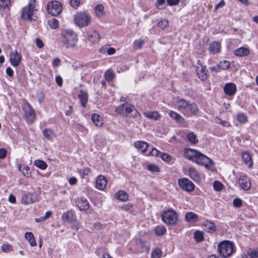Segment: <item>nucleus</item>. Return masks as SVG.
Instances as JSON below:
<instances>
[{
	"label": "nucleus",
	"mask_w": 258,
	"mask_h": 258,
	"mask_svg": "<svg viewBox=\"0 0 258 258\" xmlns=\"http://www.w3.org/2000/svg\"><path fill=\"white\" fill-rule=\"evenodd\" d=\"M214 188L217 191H220L223 188V184L218 181H215L213 183Z\"/></svg>",
	"instance_id": "obj_52"
},
{
	"label": "nucleus",
	"mask_w": 258,
	"mask_h": 258,
	"mask_svg": "<svg viewBox=\"0 0 258 258\" xmlns=\"http://www.w3.org/2000/svg\"><path fill=\"white\" fill-rule=\"evenodd\" d=\"M30 168L28 166H24L22 169V174L24 176L28 177L30 175V172H29Z\"/></svg>",
	"instance_id": "obj_53"
},
{
	"label": "nucleus",
	"mask_w": 258,
	"mask_h": 258,
	"mask_svg": "<svg viewBox=\"0 0 258 258\" xmlns=\"http://www.w3.org/2000/svg\"><path fill=\"white\" fill-rule=\"evenodd\" d=\"M36 11L35 1L31 0L29 5L22 9L21 16L24 20H31L32 19V17L34 15V12Z\"/></svg>",
	"instance_id": "obj_5"
},
{
	"label": "nucleus",
	"mask_w": 258,
	"mask_h": 258,
	"mask_svg": "<svg viewBox=\"0 0 258 258\" xmlns=\"http://www.w3.org/2000/svg\"><path fill=\"white\" fill-rule=\"evenodd\" d=\"M187 138L189 142L193 144H196L198 142L197 136L194 132H190L187 134Z\"/></svg>",
	"instance_id": "obj_37"
},
{
	"label": "nucleus",
	"mask_w": 258,
	"mask_h": 258,
	"mask_svg": "<svg viewBox=\"0 0 258 258\" xmlns=\"http://www.w3.org/2000/svg\"><path fill=\"white\" fill-rule=\"evenodd\" d=\"M233 204L234 206L237 208L240 207L242 205V200L239 198H236L233 200Z\"/></svg>",
	"instance_id": "obj_55"
},
{
	"label": "nucleus",
	"mask_w": 258,
	"mask_h": 258,
	"mask_svg": "<svg viewBox=\"0 0 258 258\" xmlns=\"http://www.w3.org/2000/svg\"><path fill=\"white\" fill-rule=\"evenodd\" d=\"M148 169L149 170L155 172H159V168L158 166L155 164H149L148 166Z\"/></svg>",
	"instance_id": "obj_54"
},
{
	"label": "nucleus",
	"mask_w": 258,
	"mask_h": 258,
	"mask_svg": "<svg viewBox=\"0 0 258 258\" xmlns=\"http://www.w3.org/2000/svg\"><path fill=\"white\" fill-rule=\"evenodd\" d=\"M187 108L190 110V115H195L199 111V108L198 106L194 103H189Z\"/></svg>",
	"instance_id": "obj_36"
},
{
	"label": "nucleus",
	"mask_w": 258,
	"mask_h": 258,
	"mask_svg": "<svg viewBox=\"0 0 258 258\" xmlns=\"http://www.w3.org/2000/svg\"><path fill=\"white\" fill-rule=\"evenodd\" d=\"M188 102L183 99H178L176 101L174 104L175 108L178 111H181L183 109L187 108L188 106Z\"/></svg>",
	"instance_id": "obj_22"
},
{
	"label": "nucleus",
	"mask_w": 258,
	"mask_h": 258,
	"mask_svg": "<svg viewBox=\"0 0 258 258\" xmlns=\"http://www.w3.org/2000/svg\"><path fill=\"white\" fill-rule=\"evenodd\" d=\"M37 96L38 97V100L40 103H41L44 99V94L42 91H40L37 93Z\"/></svg>",
	"instance_id": "obj_62"
},
{
	"label": "nucleus",
	"mask_w": 258,
	"mask_h": 258,
	"mask_svg": "<svg viewBox=\"0 0 258 258\" xmlns=\"http://www.w3.org/2000/svg\"><path fill=\"white\" fill-rule=\"evenodd\" d=\"M34 165L41 169L44 170L47 167V164L43 161L37 160L34 161Z\"/></svg>",
	"instance_id": "obj_39"
},
{
	"label": "nucleus",
	"mask_w": 258,
	"mask_h": 258,
	"mask_svg": "<svg viewBox=\"0 0 258 258\" xmlns=\"http://www.w3.org/2000/svg\"><path fill=\"white\" fill-rule=\"evenodd\" d=\"M91 170L88 167L83 168L82 170H80V173L83 174L84 176L88 175L91 172Z\"/></svg>",
	"instance_id": "obj_56"
},
{
	"label": "nucleus",
	"mask_w": 258,
	"mask_h": 258,
	"mask_svg": "<svg viewBox=\"0 0 258 258\" xmlns=\"http://www.w3.org/2000/svg\"><path fill=\"white\" fill-rule=\"evenodd\" d=\"M188 175L190 178L195 181L198 182L201 180V177L199 172L193 167L189 168Z\"/></svg>",
	"instance_id": "obj_23"
},
{
	"label": "nucleus",
	"mask_w": 258,
	"mask_h": 258,
	"mask_svg": "<svg viewBox=\"0 0 258 258\" xmlns=\"http://www.w3.org/2000/svg\"><path fill=\"white\" fill-rule=\"evenodd\" d=\"M194 238L197 242H201L204 240V233L201 231H196L194 233Z\"/></svg>",
	"instance_id": "obj_38"
},
{
	"label": "nucleus",
	"mask_w": 258,
	"mask_h": 258,
	"mask_svg": "<svg viewBox=\"0 0 258 258\" xmlns=\"http://www.w3.org/2000/svg\"><path fill=\"white\" fill-rule=\"evenodd\" d=\"M100 38L99 34L96 31H94L92 33L88 35V41L92 44L98 42Z\"/></svg>",
	"instance_id": "obj_30"
},
{
	"label": "nucleus",
	"mask_w": 258,
	"mask_h": 258,
	"mask_svg": "<svg viewBox=\"0 0 258 258\" xmlns=\"http://www.w3.org/2000/svg\"><path fill=\"white\" fill-rule=\"evenodd\" d=\"M199 64V66H197V74L198 77L202 80L205 81L207 79L208 71L206 70V68L205 66L202 65L200 63H198Z\"/></svg>",
	"instance_id": "obj_15"
},
{
	"label": "nucleus",
	"mask_w": 258,
	"mask_h": 258,
	"mask_svg": "<svg viewBox=\"0 0 258 258\" xmlns=\"http://www.w3.org/2000/svg\"><path fill=\"white\" fill-rule=\"evenodd\" d=\"M62 219L64 221L71 223L75 219V212L72 210L64 213L62 215Z\"/></svg>",
	"instance_id": "obj_25"
},
{
	"label": "nucleus",
	"mask_w": 258,
	"mask_h": 258,
	"mask_svg": "<svg viewBox=\"0 0 258 258\" xmlns=\"http://www.w3.org/2000/svg\"><path fill=\"white\" fill-rule=\"evenodd\" d=\"M2 249L4 252H8L12 250V247L9 244H3L2 246Z\"/></svg>",
	"instance_id": "obj_59"
},
{
	"label": "nucleus",
	"mask_w": 258,
	"mask_h": 258,
	"mask_svg": "<svg viewBox=\"0 0 258 258\" xmlns=\"http://www.w3.org/2000/svg\"><path fill=\"white\" fill-rule=\"evenodd\" d=\"M91 119L94 123L97 126L100 127L103 124V118L96 113L92 114Z\"/></svg>",
	"instance_id": "obj_32"
},
{
	"label": "nucleus",
	"mask_w": 258,
	"mask_h": 258,
	"mask_svg": "<svg viewBox=\"0 0 258 258\" xmlns=\"http://www.w3.org/2000/svg\"><path fill=\"white\" fill-rule=\"evenodd\" d=\"M135 110H136V109L134 105L124 103L116 107L115 112L119 115L128 116Z\"/></svg>",
	"instance_id": "obj_8"
},
{
	"label": "nucleus",
	"mask_w": 258,
	"mask_h": 258,
	"mask_svg": "<svg viewBox=\"0 0 258 258\" xmlns=\"http://www.w3.org/2000/svg\"><path fill=\"white\" fill-rule=\"evenodd\" d=\"M238 183L241 188L244 190H248L250 188L251 183L250 180L245 174L241 175L239 178Z\"/></svg>",
	"instance_id": "obj_13"
},
{
	"label": "nucleus",
	"mask_w": 258,
	"mask_h": 258,
	"mask_svg": "<svg viewBox=\"0 0 258 258\" xmlns=\"http://www.w3.org/2000/svg\"><path fill=\"white\" fill-rule=\"evenodd\" d=\"M61 40L67 48H73L78 42V35L73 30L66 29L61 32Z\"/></svg>",
	"instance_id": "obj_1"
},
{
	"label": "nucleus",
	"mask_w": 258,
	"mask_h": 258,
	"mask_svg": "<svg viewBox=\"0 0 258 258\" xmlns=\"http://www.w3.org/2000/svg\"><path fill=\"white\" fill-rule=\"evenodd\" d=\"M160 157L164 161L169 162L171 160V157L166 153H161Z\"/></svg>",
	"instance_id": "obj_50"
},
{
	"label": "nucleus",
	"mask_w": 258,
	"mask_h": 258,
	"mask_svg": "<svg viewBox=\"0 0 258 258\" xmlns=\"http://www.w3.org/2000/svg\"><path fill=\"white\" fill-rule=\"evenodd\" d=\"M249 255L251 258H258V248L251 251Z\"/></svg>",
	"instance_id": "obj_63"
},
{
	"label": "nucleus",
	"mask_w": 258,
	"mask_h": 258,
	"mask_svg": "<svg viewBox=\"0 0 258 258\" xmlns=\"http://www.w3.org/2000/svg\"><path fill=\"white\" fill-rule=\"evenodd\" d=\"M22 106L24 112L25 117L27 118L31 123H32L35 118V112L34 109L27 101L24 102Z\"/></svg>",
	"instance_id": "obj_7"
},
{
	"label": "nucleus",
	"mask_w": 258,
	"mask_h": 258,
	"mask_svg": "<svg viewBox=\"0 0 258 258\" xmlns=\"http://www.w3.org/2000/svg\"><path fill=\"white\" fill-rule=\"evenodd\" d=\"M76 205L80 211H86L89 207L87 200L84 198H79L76 201Z\"/></svg>",
	"instance_id": "obj_17"
},
{
	"label": "nucleus",
	"mask_w": 258,
	"mask_h": 258,
	"mask_svg": "<svg viewBox=\"0 0 258 258\" xmlns=\"http://www.w3.org/2000/svg\"><path fill=\"white\" fill-rule=\"evenodd\" d=\"M162 251L160 249H155L151 253V258H160L161 256Z\"/></svg>",
	"instance_id": "obj_45"
},
{
	"label": "nucleus",
	"mask_w": 258,
	"mask_h": 258,
	"mask_svg": "<svg viewBox=\"0 0 258 258\" xmlns=\"http://www.w3.org/2000/svg\"><path fill=\"white\" fill-rule=\"evenodd\" d=\"M169 115L173 119L175 120L176 122L180 124L181 126H185L186 121L185 119L179 113L173 111H170L169 113Z\"/></svg>",
	"instance_id": "obj_16"
},
{
	"label": "nucleus",
	"mask_w": 258,
	"mask_h": 258,
	"mask_svg": "<svg viewBox=\"0 0 258 258\" xmlns=\"http://www.w3.org/2000/svg\"><path fill=\"white\" fill-rule=\"evenodd\" d=\"M91 21V17L85 12L77 13L74 16L75 23L80 28L88 26L90 24Z\"/></svg>",
	"instance_id": "obj_3"
},
{
	"label": "nucleus",
	"mask_w": 258,
	"mask_h": 258,
	"mask_svg": "<svg viewBox=\"0 0 258 258\" xmlns=\"http://www.w3.org/2000/svg\"><path fill=\"white\" fill-rule=\"evenodd\" d=\"M168 25V21L166 19H161L158 23V27L164 29Z\"/></svg>",
	"instance_id": "obj_49"
},
{
	"label": "nucleus",
	"mask_w": 258,
	"mask_h": 258,
	"mask_svg": "<svg viewBox=\"0 0 258 258\" xmlns=\"http://www.w3.org/2000/svg\"><path fill=\"white\" fill-rule=\"evenodd\" d=\"M223 89L225 94L229 96H233L237 90L236 85L233 83H226Z\"/></svg>",
	"instance_id": "obj_14"
},
{
	"label": "nucleus",
	"mask_w": 258,
	"mask_h": 258,
	"mask_svg": "<svg viewBox=\"0 0 258 258\" xmlns=\"http://www.w3.org/2000/svg\"><path fill=\"white\" fill-rule=\"evenodd\" d=\"M161 219L163 222L167 225H175L178 220L177 213L172 209L164 212L162 214Z\"/></svg>",
	"instance_id": "obj_4"
},
{
	"label": "nucleus",
	"mask_w": 258,
	"mask_h": 258,
	"mask_svg": "<svg viewBox=\"0 0 258 258\" xmlns=\"http://www.w3.org/2000/svg\"><path fill=\"white\" fill-rule=\"evenodd\" d=\"M216 122L217 123H219L223 126L229 127L230 125V124L229 122H228L226 120H222L221 119H220L219 118H217L216 119Z\"/></svg>",
	"instance_id": "obj_51"
},
{
	"label": "nucleus",
	"mask_w": 258,
	"mask_h": 258,
	"mask_svg": "<svg viewBox=\"0 0 258 258\" xmlns=\"http://www.w3.org/2000/svg\"><path fill=\"white\" fill-rule=\"evenodd\" d=\"M78 98L80 100L81 105L83 107H85L88 101V95L87 93L83 90L80 91L78 94Z\"/></svg>",
	"instance_id": "obj_26"
},
{
	"label": "nucleus",
	"mask_w": 258,
	"mask_h": 258,
	"mask_svg": "<svg viewBox=\"0 0 258 258\" xmlns=\"http://www.w3.org/2000/svg\"><path fill=\"white\" fill-rule=\"evenodd\" d=\"M107 184V180L106 178L102 175H99L96 180V187L99 190H103Z\"/></svg>",
	"instance_id": "obj_18"
},
{
	"label": "nucleus",
	"mask_w": 258,
	"mask_h": 258,
	"mask_svg": "<svg viewBox=\"0 0 258 258\" xmlns=\"http://www.w3.org/2000/svg\"><path fill=\"white\" fill-rule=\"evenodd\" d=\"M229 66L230 63L227 60H223L218 64V68L222 70H226L229 68Z\"/></svg>",
	"instance_id": "obj_42"
},
{
	"label": "nucleus",
	"mask_w": 258,
	"mask_h": 258,
	"mask_svg": "<svg viewBox=\"0 0 258 258\" xmlns=\"http://www.w3.org/2000/svg\"><path fill=\"white\" fill-rule=\"evenodd\" d=\"M220 254L223 257L230 256L234 251V244L229 241H223L218 245Z\"/></svg>",
	"instance_id": "obj_2"
},
{
	"label": "nucleus",
	"mask_w": 258,
	"mask_h": 258,
	"mask_svg": "<svg viewBox=\"0 0 258 258\" xmlns=\"http://www.w3.org/2000/svg\"><path fill=\"white\" fill-rule=\"evenodd\" d=\"M21 55L17 50L12 51L10 54V61L11 64L15 67L19 66L21 60Z\"/></svg>",
	"instance_id": "obj_12"
},
{
	"label": "nucleus",
	"mask_w": 258,
	"mask_h": 258,
	"mask_svg": "<svg viewBox=\"0 0 258 258\" xmlns=\"http://www.w3.org/2000/svg\"><path fill=\"white\" fill-rule=\"evenodd\" d=\"M179 186L184 191L190 192L195 188L194 184L188 178H183L178 180Z\"/></svg>",
	"instance_id": "obj_9"
},
{
	"label": "nucleus",
	"mask_w": 258,
	"mask_h": 258,
	"mask_svg": "<svg viewBox=\"0 0 258 258\" xmlns=\"http://www.w3.org/2000/svg\"><path fill=\"white\" fill-rule=\"evenodd\" d=\"M166 228L162 225H159L156 227L154 229L155 233L157 236H162L166 232Z\"/></svg>",
	"instance_id": "obj_35"
},
{
	"label": "nucleus",
	"mask_w": 258,
	"mask_h": 258,
	"mask_svg": "<svg viewBox=\"0 0 258 258\" xmlns=\"http://www.w3.org/2000/svg\"><path fill=\"white\" fill-rule=\"evenodd\" d=\"M115 197L116 199L121 202L126 201L128 199V194L126 193V192L122 190H120L117 191L115 194Z\"/></svg>",
	"instance_id": "obj_31"
},
{
	"label": "nucleus",
	"mask_w": 258,
	"mask_h": 258,
	"mask_svg": "<svg viewBox=\"0 0 258 258\" xmlns=\"http://www.w3.org/2000/svg\"><path fill=\"white\" fill-rule=\"evenodd\" d=\"M71 223V228L73 229L78 231L81 227V223L77 221L76 219Z\"/></svg>",
	"instance_id": "obj_48"
},
{
	"label": "nucleus",
	"mask_w": 258,
	"mask_h": 258,
	"mask_svg": "<svg viewBox=\"0 0 258 258\" xmlns=\"http://www.w3.org/2000/svg\"><path fill=\"white\" fill-rule=\"evenodd\" d=\"M104 7L102 5H98L95 8V13L97 17H100L104 14Z\"/></svg>",
	"instance_id": "obj_40"
},
{
	"label": "nucleus",
	"mask_w": 258,
	"mask_h": 258,
	"mask_svg": "<svg viewBox=\"0 0 258 258\" xmlns=\"http://www.w3.org/2000/svg\"><path fill=\"white\" fill-rule=\"evenodd\" d=\"M199 151L191 149H186L184 152L185 157L191 161H194Z\"/></svg>",
	"instance_id": "obj_24"
},
{
	"label": "nucleus",
	"mask_w": 258,
	"mask_h": 258,
	"mask_svg": "<svg viewBox=\"0 0 258 258\" xmlns=\"http://www.w3.org/2000/svg\"><path fill=\"white\" fill-rule=\"evenodd\" d=\"M121 209L125 211L128 212L129 213H132L133 211V205L131 203H128L127 204L123 205Z\"/></svg>",
	"instance_id": "obj_46"
},
{
	"label": "nucleus",
	"mask_w": 258,
	"mask_h": 258,
	"mask_svg": "<svg viewBox=\"0 0 258 258\" xmlns=\"http://www.w3.org/2000/svg\"><path fill=\"white\" fill-rule=\"evenodd\" d=\"M233 53L236 56L243 57L249 54V50L245 47H240L235 49L233 51Z\"/></svg>",
	"instance_id": "obj_27"
},
{
	"label": "nucleus",
	"mask_w": 258,
	"mask_h": 258,
	"mask_svg": "<svg viewBox=\"0 0 258 258\" xmlns=\"http://www.w3.org/2000/svg\"><path fill=\"white\" fill-rule=\"evenodd\" d=\"M134 146L139 151L144 153L147 151L149 144L144 141H137L134 142Z\"/></svg>",
	"instance_id": "obj_20"
},
{
	"label": "nucleus",
	"mask_w": 258,
	"mask_h": 258,
	"mask_svg": "<svg viewBox=\"0 0 258 258\" xmlns=\"http://www.w3.org/2000/svg\"><path fill=\"white\" fill-rule=\"evenodd\" d=\"M55 82L58 86L61 87L63 84V80L61 77L59 75L56 76Z\"/></svg>",
	"instance_id": "obj_61"
},
{
	"label": "nucleus",
	"mask_w": 258,
	"mask_h": 258,
	"mask_svg": "<svg viewBox=\"0 0 258 258\" xmlns=\"http://www.w3.org/2000/svg\"><path fill=\"white\" fill-rule=\"evenodd\" d=\"M237 120L242 123H245L247 121V117L244 113H238L237 115Z\"/></svg>",
	"instance_id": "obj_41"
},
{
	"label": "nucleus",
	"mask_w": 258,
	"mask_h": 258,
	"mask_svg": "<svg viewBox=\"0 0 258 258\" xmlns=\"http://www.w3.org/2000/svg\"><path fill=\"white\" fill-rule=\"evenodd\" d=\"M221 49L220 43L217 41H213L210 44L209 50L211 53L216 54L220 52Z\"/></svg>",
	"instance_id": "obj_28"
},
{
	"label": "nucleus",
	"mask_w": 258,
	"mask_h": 258,
	"mask_svg": "<svg viewBox=\"0 0 258 258\" xmlns=\"http://www.w3.org/2000/svg\"><path fill=\"white\" fill-rule=\"evenodd\" d=\"M49 26L52 29H56L59 26V21L55 18H52L49 20Z\"/></svg>",
	"instance_id": "obj_43"
},
{
	"label": "nucleus",
	"mask_w": 258,
	"mask_h": 258,
	"mask_svg": "<svg viewBox=\"0 0 258 258\" xmlns=\"http://www.w3.org/2000/svg\"><path fill=\"white\" fill-rule=\"evenodd\" d=\"M52 64L54 67H58L60 65V60L58 58H55L52 62Z\"/></svg>",
	"instance_id": "obj_64"
},
{
	"label": "nucleus",
	"mask_w": 258,
	"mask_h": 258,
	"mask_svg": "<svg viewBox=\"0 0 258 258\" xmlns=\"http://www.w3.org/2000/svg\"><path fill=\"white\" fill-rule=\"evenodd\" d=\"M144 43V41L139 39L136 40L133 43V45L136 49L141 48Z\"/></svg>",
	"instance_id": "obj_47"
},
{
	"label": "nucleus",
	"mask_w": 258,
	"mask_h": 258,
	"mask_svg": "<svg viewBox=\"0 0 258 258\" xmlns=\"http://www.w3.org/2000/svg\"><path fill=\"white\" fill-rule=\"evenodd\" d=\"M199 217L198 215L193 212H188L185 214V219L186 221L194 223L198 220Z\"/></svg>",
	"instance_id": "obj_33"
},
{
	"label": "nucleus",
	"mask_w": 258,
	"mask_h": 258,
	"mask_svg": "<svg viewBox=\"0 0 258 258\" xmlns=\"http://www.w3.org/2000/svg\"><path fill=\"white\" fill-rule=\"evenodd\" d=\"M242 158L245 164L249 168L252 167L253 162L251 156L248 151H243L241 152Z\"/></svg>",
	"instance_id": "obj_21"
},
{
	"label": "nucleus",
	"mask_w": 258,
	"mask_h": 258,
	"mask_svg": "<svg viewBox=\"0 0 258 258\" xmlns=\"http://www.w3.org/2000/svg\"><path fill=\"white\" fill-rule=\"evenodd\" d=\"M143 114L147 118L155 120H157L161 117L160 114L156 111L145 112Z\"/></svg>",
	"instance_id": "obj_29"
},
{
	"label": "nucleus",
	"mask_w": 258,
	"mask_h": 258,
	"mask_svg": "<svg viewBox=\"0 0 258 258\" xmlns=\"http://www.w3.org/2000/svg\"><path fill=\"white\" fill-rule=\"evenodd\" d=\"M10 4V0H0V7L6 8Z\"/></svg>",
	"instance_id": "obj_58"
},
{
	"label": "nucleus",
	"mask_w": 258,
	"mask_h": 258,
	"mask_svg": "<svg viewBox=\"0 0 258 258\" xmlns=\"http://www.w3.org/2000/svg\"><path fill=\"white\" fill-rule=\"evenodd\" d=\"M38 200V196L36 193L28 192L21 198V203L25 205L32 204Z\"/></svg>",
	"instance_id": "obj_10"
},
{
	"label": "nucleus",
	"mask_w": 258,
	"mask_h": 258,
	"mask_svg": "<svg viewBox=\"0 0 258 258\" xmlns=\"http://www.w3.org/2000/svg\"><path fill=\"white\" fill-rule=\"evenodd\" d=\"M162 152L158 151L156 148H154L152 149V151L150 153V154L152 156H154L156 157H160Z\"/></svg>",
	"instance_id": "obj_60"
},
{
	"label": "nucleus",
	"mask_w": 258,
	"mask_h": 258,
	"mask_svg": "<svg viewBox=\"0 0 258 258\" xmlns=\"http://www.w3.org/2000/svg\"><path fill=\"white\" fill-rule=\"evenodd\" d=\"M194 162L200 165L205 166L208 169L211 170L214 167L213 161L200 152H198Z\"/></svg>",
	"instance_id": "obj_6"
},
{
	"label": "nucleus",
	"mask_w": 258,
	"mask_h": 258,
	"mask_svg": "<svg viewBox=\"0 0 258 258\" xmlns=\"http://www.w3.org/2000/svg\"><path fill=\"white\" fill-rule=\"evenodd\" d=\"M25 237L29 242L31 246H33L36 245V242L35 241L34 235L32 232H26L25 234Z\"/></svg>",
	"instance_id": "obj_34"
},
{
	"label": "nucleus",
	"mask_w": 258,
	"mask_h": 258,
	"mask_svg": "<svg viewBox=\"0 0 258 258\" xmlns=\"http://www.w3.org/2000/svg\"><path fill=\"white\" fill-rule=\"evenodd\" d=\"M105 79L108 81H111L114 78V74L110 70H107L104 75Z\"/></svg>",
	"instance_id": "obj_44"
},
{
	"label": "nucleus",
	"mask_w": 258,
	"mask_h": 258,
	"mask_svg": "<svg viewBox=\"0 0 258 258\" xmlns=\"http://www.w3.org/2000/svg\"><path fill=\"white\" fill-rule=\"evenodd\" d=\"M204 229L208 232L213 233L216 230L215 224L210 220H205L202 224Z\"/></svg>",
	"instance_id": "obj_19"
},
{
	"label": "nucleus",
	"mask_w": 258,
	"mask_h": 258,
	"mask_svg": "<svg viewBox=\"0 0 258 258\" xmlns=\"http://www.w3.org/2000/svg\"><path fill=\"white\" fill-rule=\"evenodd\" d=\"M62 11V7L60 3L57 1H53L49 5V13L53 16L59 15Z\"/></svg>",
	"instance_id": "obj_11"
},
{
	"label": "nucleus",
	"mask_w": 258,
	"mask_h": 258,
	"mask_svg": "<svg viewBox=\"0 0 258 258\" xmlns=\"http://www.w3.org/2000/svg\"><path fill=\"white\" fill-rule=\"evenodd\" d=\"M80 0H70V4L75 9H77L80 6Z\"/></svg>",
	"instance_id": "obj_57"
}]
</instances>
